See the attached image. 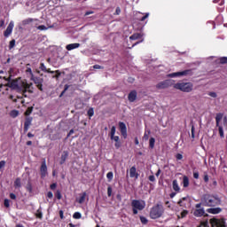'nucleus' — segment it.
<instances>
[{
	"label": "nucleus",
	"mask_w": 227,
	"mask_h": 227,
	"mask_svg": "<svg viewBox=\"0 0 227 227\" xmlns=\"http://www.w3.org/2000/svg\"><path fill=\"white\" fill-rule=\"evenodd\" d=\"M67 159H68V152L64 151L61 154L60 164H65Z\"/></svg>",
	"instance_id": "obj_21"
},
{
	"label": "nucleus",
	"mask_w": 227,
	"mask_h": 227,
	"mask_svg": "<svg viewBox=\"0 0 227 227\" xmlns=\"http://www.w3.org/2000/svg\"><path fill=\"white\" fill-rule=\"evenodd\" d=\"M175 90H179L184 93H191L192 91L193 85L191 82H177L174 84Z\"/></svg>",
	"instance_id": "obj_2"
},
{
	"label": "nucleus",
	"mask_w": 227,
	"mask_h": 227,
	"mask_svg": "<svg viewBox=\"0 0 227 227\" xmlns=\"http://www.w3.org/2000/svg\"><path fill=\"white\" fill-rule=\"evenodd\" d=\"M4 79L8 82L5 84V88H11L12 90H15L17 93H22V83L19 85V82L17 80H12V82H10V77L8 79H6V77H4Z\"/></svg>",
	"instance_id": "obj_4"
},
{
	"label": "nucleus",
	"mask_w": 227,
	"mask_h": 227,
	"mask_svg": "<svg viewBox=\"0 0 227 227\" xmlns=\"http://www.w3.org/2000/svg\"><path fill=\"white\" fill-rule=\"evenodd\" d=\"M201 205L204 207H219L221 199L217 195L206 194L201 198Z\"/></svg>",
	"instance_id": "obj_1"
},
{
	"label": "nucleus",
	"mask_w": 227,
	"mask_h": 227,
	"mask_svg": "<svg viewBox=\"0 0 227 227\" xmlns=\"http://www.w3.org/2000/svg\"><path fill=\"white\" fill-rule=\"evenodd\" d=\"M93 68H95V70H100V68H102V67L100 65H94Z\"/></svg>",
	"instance_id": "obj_58"
},
{
	"label": "nucleus",
	"mask_w": 227,
	"mask_h": 227,
	"mask_svg": "<svg viewBox=\"0 0 227 227\" xmlns=\"http://www.w3.org/2000/svg\"><path fill=\"white\" fill-rule=\"evenodd\" d=\"M209 223L212 227H226L224 223V220L223 219L219 220L217 218H213V219H210Z\"/></svg>",
	"instance_id": "obj_9"
},
{
	"label": "nucleus",
	"mask_w": 227,
	"mask_h": 227,
	"mask_svg": "<svg viewBox=\"0 0 227 227\" xmlns=\"http://www.w3.org/2000/svg\"><path fill=\"white\" fill-rule=\"evenodd\" d=\"M220 63H221L222 65H226V63H227V57H222V58H220Z\"/></svg>",
	"instance_id": "obj_41"
},
{
	"label": "nucleus",
	"mask_w": 227,
	"mask_h": 227,
	"mask_svg": "<svg viewBox=\"0 0 227 227\" xmlns=\"http://www.w3.org/2000/svg\"><path fill=\"white\" fill-rule=\"evenodd\" d=\"M93 114H95V112L93 111V108H90L88 110V116H90V118H91V116H93Z\"/></svg>",
	"instance_id": "obj_43"
},
{
	"label": "nucleus",
	"mask_w": 227,
	"mask_h": 227,
	"mask_svg": "<svg viewBox=\"0 0 227 227\" xmlns=\"http://www.w3.org/2000/svg\"><path fill=\"white\" fill-rule=\"evenodd\" d=\"M156 88L158 90H165V88H169V80H166V81L159 82L156 85Z\"/></svg>",
	"instance_id": "obj_15"
},
{
	"label": "nucleus",
	"mask_w": 227,
	"mask_h": 227,
	"mask_svg": "<svg viewBox=\"0 0 227 227\" xmlns=\"http://www.w3.org/2000/svg\"><path fill=\"white\" fill-rule=\"evenodd\" d=\"M193 178H196L198 180V178H200V173L194 172L193 173Z\"/></svg>",
	"instance_id": "obj_56"
},
{
	"label": "nucleus",
	"mask_w": 227,
	"mask_h": 227,
	"mask_svg": "<svg viewBox=\"0 0 227 227\" xmlns=\"http://www.w3.org/2000/svg\"><path fill=\"white\" fill-rule=\"evenodd\" d=\"M4 166H6V161L1 160L0 161V169H3V168H4Z\"/></svg>",
	"instance_id": "obj_49"
},
{
	"label": "nucleus",
	"mask_w": 227,
	"mask_h": 227,
	"mask_svg": "<svg viewBox=\"0 0 227 227\" xmlns=\"http://www.w3.org/2000/svg\"><path fill=\"white\" fill-rule=\"evenodd\" d=\"M114 134H116V127H115V126H113V127L111 128V131H110L109 137H113V136H114Z\"/></svg>",
	"instance_id": "obj_33"
},
{
	"label": "nucleus",
	"mask_w": 227,
	"mask_h": 227,
	"mask_svg": "<svg viewBox=\"0 0 227 227\" xmlns=\"http://www.w3.org/2000/svg\"><path fill=\"white\" fill-rule=\"evenodd\" d=\"M11 116H12V118H17V116H19V111H17V110H12V111L11 112Z\"/></svg>",
	"instance_id": "obj_34"
},
{
	"label": "nucleus",
	"mask_w": 227,
	"mask_h": 227,
	"mask_svg": "<svg viewBox=\"0 0 227 227\" xmlns=\"http://www.w3.org/2000/svg\"><path fill=\"white\" fill-rule=\"evenodd\" d=\"M208 180H209L208 175L206 174V175L204 176V182L207 183V182H208Z\"/></svg>",
	"instance_id": "obj_61"
},
{
	"label": "nucleus",
	"mask_w": 227,
	"mask_h": 227,
	"mask_svg": "<svg viewBox=\"0 0 227 227\" xmlns=\"http://www.w3.org/2000/svg\"><path fill=\"white\" fill-rule=\"evenodd\" d=\"M150 16V13H146L144 17L141 18V21H145L146 20V19H148V17Z\"/></svg>",
	"instance_id": "obj_52"
},
{
	"label": "nucleus",
	"mask_w": 227,
	"mask_h": 227,
	"mask_svg": "<svg viewBox=\"0 0 227 227\" xmlns=\"http://www.w3.org/2000/svg\"><path fill=\"white\" fill-rule=\"evenodd\" d=\"M129 176L130 178H139V174L137 173V170L136 167H131L129 169Z\"/></svg>",
	"instance_id": "obj_16"
},
{
	"label": "nucleus",
	"mask_w": 227,
	"mask_h": 227,
	"mask_svg": "<svg viewBox=\"0 0 227 227\" xmlns=\"http://www.w3.org/2000/svg\"><path fill=\"white\" fill-rule=\"evenodd\" d=\"M149 180L150 182H155V176H150Z\"/></svg>",
	"instance_id": "obj_60"
},
{
	"label": "nucleus",
	"mask_w": 227,
	"mask_h": 227,
	"mask_svg": "<svg viewBox=\"0 0 227 227\" xmlns=\"http://www.w3.org/2000/svg\"><path fill=\"white\" fill-rule=\"evenodd\" d=\"M84 201H86V192L82 193L78 199V203H80V205H82Z\"/></svg>",
	"instance_id": "obj_24"
},
{
	"label": "nucleus",
	"mask_w": 227,
	"mask_h": 227,
	"mask_svg": "<svg viewBox=\"0 0 227 227\" xmlns=\"http://www.w3.org/2000/svg\"><path fill=\"white\" fill-rule=\"evenodd\" d=\"M32 81L35 82V84L37 86L38 90H40V91H43V78H40V77H34L32 79Z\"/></svg>",
	"instance_id": "obj_10"
},
{
	"label": "nucleus",
	"mask_w": 227,
	"mask_h": 227,
	"mask_svg": "<svg viewBox=\"0 0 227 227\" xmlns=\"http://www.w3.org/2000/svg\"><path fill=\"white\" fill-rule=\"evenodd\" d=\"M207 212L208 214H221L223 212V209L221 207H210L207 209Z\"/></svg>",
	"instance_id": "obj_19"
},
{
	"label": "nucleus",
	"mask_w": 227,
	"mask_h": 227,
	"mask_svg": "<svg viewBox=\"0 0 227 227\" xmlns=\"http://www.w3.org/2000/svg\"><path fill=\"white\" fill-rule=\"evenodd\" d=\"M172 187L176 192H180V186L178 185V181H176V179L173 181Z\"/></svg>",
	"instance_id": "obj_23"
},
{
	"label": "nucleus",
	"mask_w": 227,
	"mask_h": 227,
	"mask_svg": "<svg viewBox=\"0 0 227 227\" xmlns=\"http://www.w3.org/2000/svg\"><path fill=\"white\" fill-rule=\"evenodd\" d=\"M36 217H38L39 219H42V217H43V214L40 211V209L37 210Z\"/></svg>",
	"instance_id": "obj_50"
},
{
	"label": "nucleus",
	"mask_w": 227,
	"mask_h": 227,
	"mask_svg": "<svg viewBox=\"0 0 227 227\" xmlns=\"http://www.w3.org/2000/svg\"><path fill=\"white\" fill-rule=\"evenodd\" d=\"M40 172L41 178H45V176H47V163L45 162V160H43V161L42 162Z\"/></svg>",
	"instance_id": "obj_12"
},
{
	"label": "nucleus",
	"mask_w": 227,
	"mask_h": 227,
	"mask_svg": "<svg viewBox=\"0 0 227 227\" xmlns=\"http://www.w3.org/2000/svg\"><path fill=\"white\" fill-rule=\"evenodd\" d=\"M140 221L142 224H146V223H148V219H146L145 216H141Z\"/></svg>",
	"instance_id": "obj_42"
},
{
	"label": "nucleus",
	"mask_w": 227,
	"mask_h": 227,
	"mask_svg": "<svg viewBox=\"0 0 227 227\" xmlns=\"http://www.w3.org/2000/svg\"><path fill=\"white\" fill-rule=\"evenodd\" d=\"M33 93V83H27L26 82H22V97L27 98L26 93Z\"/></svg>",
	"instance_id": "obj_7"
},
{
	"label": "nucleus",
	"mask_w": 227,
	"mask_h": 227,
	"mask_svg": "<svg viewBox=\"0 0 227 227\" xmlns=\"http://www.w3.org/2000/svg\"><path fill=\"white\" fill-rule=\"evenodd\" d=\"M176 157L177 160H182L184 159V156L181 153H177Z\"/></svg>",
	"instance_id": "obj_51"
},
{
	"label": "nucleus",
	"mask_w": 227,
	"mask_h": 227,
	"mask_svg": "<svg viewBox=\"0 0 227 227\" xmlns=\"http://www.w3.org/2000/svg\"><path fill=\"white\" fill-rule=\"evenodd\" d=\"M31 22H33V19L28 18V19H27V20H24L22 21V24H23V26H27V24H31Z\"/></svg>",
	"instance_id": "obj_32"
},
{
	"label": "nucleus",
	"mask_w": 227,
	"mask_h": 227,
	"mask_svg": "<svg viewBox=\"0 0 227 227\" xmlns=\"http://www.w3.org/2000/svg\"><path fill=\"white\" fill-rule=\"evenodd\" d=\"M131 207L134 215H137V210H143L145 207H146V203L145 202V200H133L131 201Z\"/></svg>",
	"instance_id": "obj_3"
},
{
	"label": "nucleus",
	"mask_w": 227,
	"mask_h": 227,
	"mask_svg": "<svg viewBox=\"0 0 227 227\" xmlns=\"http://www.w3.org/2000/svg\"><path fill=\"white\" fill-rule=\"evenodd\" d=\"M149 146L152 149L155 148V138H153V137L150 138V140H149Z\"/></svg>",
	"instance_id": "obj_29"
},
{
	"label": "nucleus",
	"mask_w": 227,
	"mask_h": 227,
	"mask_svg": "<svg viewBox=\"0 0 227 227\" xmlns=\"http://www.w3.org/2000/svg\"><path fill=\"white\" fill-rule=\"evenodd\" d=\"M137 98V91L132 90L129 92L128 96V100L130 102H136V99Z\"/></svg>",
	"instance_id": "obj_17"
},
{
	"label": "nucleus",
	"mask_w": 227,
	"mask_h": 227,
	"mask_svg": "<svg viewBox=\"0 0 227 227\" xmlns=\"http://www.w3.org/2000/svg\"><path fill=\"white\" fill-rule=\"evenodd\" d=\"M195 208L196 209L193 212V215H195V217H201L205 215V208L201 207V203L196 204Z\"/></svg>",
	"instance_id": "obj_8"
},
{
	"label": "nucleus",
	"mask_w": 227,
	"mask_h": 227,
	"mask_svg": "<svg viewBox=\"0 0 227 227\" xmlns=\"http://www.w3.org/2000/svg\"><path fill=\"white\" fill-rule=\"evenodd\" d=\"M200 227H208V222H205Z\"/></svg>",
	"instance_id": "obj_63"
},
{
	"label": "nucleus",
	"mask_w": 227,
	"mask_h": 227,
	"mask_svg": "<svg viewBox=\"0 0 227 227\" xmlns=\"http://www.w3.org/2000/svg\"><path fill=\"white\" fill-rule=\"evenodd\" d=\"M187 200H189V198H187V197H184V198H182L177 203H178V206L179 207H184V201H187Z\"/></svg>",
	"instance_id": "obj_31"
},
{
	"label": "nucleus",
	"mask_w": 227,
	"mask_h": 227,
	"mask_svg": "<svg viewBox=\"0 0 227 227\" xmlns=\"http://www.w3.org/2000/svg\"><path fill=\"white\" fill-rule=\"evenodd\" d=\"M33 113V106L28 107L27 111L25 112L26 116H29Z\"/></svg>",
	"instance_id": "obj_38"
},
{
	"label": "nucleus",
	"mask_w": 227,
	"mask_h": 227,
	"mask_svg": "<svg viewBox=\"0 0 227 227\" xmlns=\"http://www.w3.org/2000/svg\"><path fill=\"white\" fill-rule=\"evenodd\" d=\"M183 186L189 187V177H187V176L183 177Z\"/></svg>",
	"instance_id": "obj_27"
},
{
	"label": "nucleus",
	"mask_w": 227,
	"mask_h": 227,
	"mask_svg": "<svg viewBox=\"0 0 227 227\" xmlns=\"http://www.w3.org/2000/svg\"><path fill=\"white\" fill-rule=\"evenodd\" d=\"M14 187L16 189H20V187H22V183L20 182V178H16V180L14 181Z\"/></svg>",
	"instance_id": "obj_25"
},
{
	"label": "nucleus",
	"mask_w": 227,
	"mask_h": 227,
	"mask_svg": "<svg viewBox=\"0 0 227 227\" xmlns=\"http://www.w3.org/2000/svg\"><path fill=\"white\" fill-rule=\"evenodd\" d=\"M115 13L116 15H120V13H121V10L120 9V7L116 8Z\"/></svg>",
	"instance_id": "obj_59"
},
{
	"label": "nucleus",
	"mask_w": 227,
	"mask_h": 227,
	"mask_svg": "<svg viewBox=\"0 0 227 227\" xmlns=\"http://www.w3.org/2000/svg\"><path fill=\"white\" fill-rule=\"evenodd\" d=\"M192 137L194 138V126H192Z\"/></svg>",
	"instance_id": "obj_64"
},
{
	"label": "nucleus",
	"mask_w": 227,
	"mask_h": 227,
	"mask_svg": "<svg viewBox=\"0 0 227 227\" xmlns=\"http://www.w3.org/2000/svg\"><path fill=\"white\" fill-rule=\"evenodd\" d=\"M164 210L162 209V205H156L152 207L150 212V216L152 219H159L163 214Z\"/></svg>",
	"instance_id": "obj_5"
},
{
	"label": "nucleus",
	"mask_w": 227,
	"mask_h": 227,
	"mask_svg": "<svg viewBox=\"0 0 227 227\" xmlns=\"http://www.w3.org/2000/svg\"><path fill=\"white\" fill-rule=\"evenodd\" d=\"M81 47V43H70L66 46L67 51H74V49H79Z\"/></svg>",
	"instance_id": "obj_20"
},
{
	"label": "nucleus",
	"mask_w": 227,
	"mask_h": 227,
	"mask_svg": "<svg viewBox=\"0 0 227 227\" xmlns=\"http://www.w3.org/2000/svg\"><path fill=\"white\" fill-rule=\"evenodd\" d=\"M208 96L212 98H217V93L215 92H208Z\"/></svg>",
	"instance_id": "obj_46"
},
{
	"label": "nucleus",
	"mask_w": 227,
	"mask_h": 227,
	"mask_svg": "<svg viewBox=\"0 0 227 227\" xmlns=\"http://www.w3.org/2000/svg\"><path fill=\"white\" fill-rule=\"evenodd\" d=\"M10 198L11 200H17V195H15L14 193H10Z\"/></svg>",
	"instance_id": "obj_55"
},
{
	"label": "nucleus",
	"mask_w": 227,
	"mask_h": 227,
	"mask_svg": "<svg viewBox=\"0 0 227 227\" xmlns=\"http://www.w3.org/2000/svg\"><path fill=\"white\" fill-rule=\"evenodd\" d=\"M141 36H143V35L137 33V34H133L131 36H129V40H139V38H141Z\"/></svg>",
	"instance_id": "obj_26"
},
{
	"label": "nucleus",
	"mask_w": 227,
	"mask_h": 227,
	"mask_svg": "<svg viewBox=\"0 0 227 227\" xmlns=\"http://www.w3.org/2000/svg\"><path fill=\"white\" fill-rule=\"evenodd\" d=\"M59 217H60V219H64V215H63V210H60L59 211Z\"/></svg>",
	"instance_id": "obj_62"
},
{
	"label": "nucleus",
	"mask_w": 227,
	"mask_h": 227,
	"mask_svg": "<svg viewBox=\"0 0 227 227\" xmlns=\"http://www.w3.org/2000/svg\"><path fill=\"white\" fill-rule=\"evenodd\" d=\"M37 29H39V31H47L48 27H45V25H41L37 27Z\"/></svg>",
	"instance_id": "obj_39"
},
{
	"label": "nucleus",
	"mask_w": 227,
	"mask_h": 227,
	"mask_svg": "<svg viewBox=\"0 0 227 227\" xmlns=\"http://www.w3.org/2000/svg\"><path fill=\"white\" fill-rule=\"evenodd\" d=\"M134 81H135L134 77L128 78V82H129L130 84H132L134 82Z\"/></svg>",
	"instance_id": "obj_54"
},
{
	"label": "nucleus",
	"mask_w": 227,
	"mask_h": 227,
	"mask_svg": "<svg viewBox=\"0 0 227 227\" xmlns=\"http://www.w3.org/2000/svg\"><path fill=\"white\" fill-rule=\"evenodd\" d=\"M187 214H189V211L183 210L182 213L180 214L181 216H178V217H181V219H184V217L187 216Z\"/></svg>",
	"instance_id": "obj_36"
},
{
	"label": "nucleus",
	"mask_w": 227,
	"mask_h": 227,
	"mask_svg": "<svg viewBox=\"0 0 227 227\" xmlns=\"http://www.w3.org/2000/svg\"><path fill=\"white\" fill-rule=\"evenodd\" d=\"M119 128L122 137H124V139H127V125H125L124 122H119Z\"/></svg>",
	"instance_id": "obj_14"
},
{
	"label": "nucleus",
	"mask_w": 227,
	"mask_h": 227,
	"mask_svg": "<svg viewBox=\"0 0 227 227\" xmlns=\"http://www.w3.org/2000/svg\"><path fill=\"white\" fill-rule=\"evenodd\" d=\"M15 47V39L12 40L9 44V49H13Z\"/></svg>",
	"instance_id": "obj_45"
},
{
	"label": "nucleus",
	"mask_w": 227,
	"mask_h": 227,
	"mask_svg": "<svg viewBox=\"0 0 227 227\" xmlns=\"http://www.w3.org/2000/svg\"><path fill=\"white\" fill-rule=\"evenodd\" d=\"M73 217L74 219H81L82 217V215H81L80 212H75L74 215H73Z\"/></svg>",
	"instance_id": "obj_35"
},
{
	"label": "nucleus",
	"mask_w": 227,
	"mask_h": 227,
	"mask_svg": "<svg viewBox=\"0 0 227 227\" xmlns=\"http://www.w3.org/2000/svg\"><path fill=\"white\" fill-rule=\"evenodd\" d=\"M111 194H113V189L111 187L107 188V195L111 196Z\"/></svg>",
	"instance_id": "obj_53"
},
{
	"label": "nucleus",
	"mask_w": 227,
	"mask_h": 227,
	"mask_svg": "<svg viewBox=\"0 0 227 227\" xmlns=\"http://www.w3.org/2000/svg\"><path fill=\"white\" fill-rule=\"evenodd\" d=\"M4 205L6 208H9L10 207V200L8 199H5L4 200Z\"/></svg>",
	"instance_id": "obj_44"
},
{
	"label": "nucleus",
	"mask_w": 227,
	"mask_h": 227,
	"mask_svg": "<svg viewBox=\"0 0 227 227\" xmlns=\"http://www.w3.org/2000/svg\"><path fill=\"white\" fill-rule=\"evenodd\" d=\"M150 134H151L150 129L145 130L144 137H143L144 141H148V139H150Z\"/></svg>",
	"instance_id": "obj_28"
},
{
	"label": "nucleus",
	"mask_w": 227,
	"mask_h": 227,
	"mask_svg": "<svg viewBox=\"0 0 227 227\" xmlns=\"http://www.w3.org/2000/svg\"><path fill=\"white\" fill-rule=\"evenodd\" d=\"M53 194H52V192H48L47 193V197L50 198V200H51V198H53Z\"/></svg>",
	"instance_id": "obj_57"
},
{
	"label": "nucleus",
	"mask_w": 227,
	"mask_h": 227,
	"mask_svg": "<svg viewBox=\"0 0 227 227\" xmlns=\"http://www.w3.org/2000/svg\"><path fill=\"white\" fill-rule=\"evenodd\" d=\"M56 198H57V200H61V198H62V196H61V192L58 191V192H56Z\"/></svg>",
	"instance_id": "obj_48"
},
{
	"label": "nucleus",
	"mask_w": 227,
	"mask_h": 227,
	"mask_svg": "<svg viewBox=\"0 0 227 227\" xmlns=\"http://www.w3.org/2000/svg\"><path fill=\"white\" fill-rule=\"evenodd\" d=\"M54 74H57L53 75L52 78L53 79H59V76L61 75V73L59 72V70L54 71Z\"/></svg>",
	"instance_id": "obj_40"
},
{
	"label": "nucleus",
	"mask_w": 227,
	"mask_h": 227,
	"mask_svg": "<svg viewBox=\"0 0 227 227\" xmlns=\"http://www.w3.org/2000/svg\"><path fill=\"white\" fill-rule=\"evenodd\" d=\"M114 176V174L113 172H108L106 174V178H107L108 182H113Z\"/></svg>",
	"instance_id": "obj_30"
},
{
	"label": "nucleus",
	"mask_w": 227,
	"mask_h": 227,
	"mask_svg": "<svg viewBox=\"0 0 227 227\" xmlns=\"http://www.w3.org/2000/svg\"><path fill=\"white\" fill-rule=\"evenodd\" d=\"M189 74H191V70H184L181 72L169 74L168 77H184L185 75H189Z\"/></svg>",
	"instance_id": "obj_11"
},
{
	"label": "nucleus",
	"mask_w": 227,
	"mask_h": 227,
	"mask_svg": "<svg viewBox=\"0 0 227 227\" xmlns=\"http://www.w3.org/2000/svg\"><path fill=\"white\" fill-rule=\"evenodd\" d=\"M15 24L13 23V21H11L6 28V30L4 33V35L8 38V36H10V35H12V31H13V27H14Z\"/></svg>",
	"instance_id": "obj_13"
},
{
	"label": "nucleus",
	"mask_w": 227,
	"mask_h": 227,
	"mask_svg": "<svg viewBox=\"0 0 227 227\" xmlns=\"http://www.w3.org/2000/svg\"><path fill=\"white\" fill-rule=\"evenodd\" d=\"M40 70H42V72H46L47 74H54V71H51V69H47V67H45V64L41 63L40 67H39Z\"/></svg>",
	"instance_id": "obj_22"
},
{
	"label": "nucleus",
	"mask_w": 227,
	"mask_h": 227,
	"mask_svg": "<svg viewBox=\"0 0 227 227\" xmlns=\"http://www.w3.org/2000/svg\"><path fill=\"white\" fill-rule=\"evenodd\" d=\"M27 191H28V192H33V187L30 183L27 184Z\"/></svg>",
	"instance_id": "obj_47"
},
{
	"label": "nucleus",
	"mask_w": 227,
	"mask_h": 227,
	"mask_svg": "<svg viewBox=\"0 0 227 227\" xmlns=\"http://www.w3.org/2000/svg\"><path fill=\"white\" fill-rule=\"evenodd\" d=\"M110 139L112 141H115L114 146L117 150L121 146V142H120V137L114 135L113 137H110Z\"/></svg>",
	"instance_id": "obj_18"
},
{
	"label": "nucleus",
	"mask_w": 227,
	"mask_h": 227,
	"mask_svg": "<svg viewBox=\"0 0 227 227\" xmlns=\"http://www.w3.org/2000/svg\"><path fill=\"white\" fill-rule=\"evenodd\" d=\"M31 121H32L31 118H27L26 120L25 123H24V126L25 127H30L31 126Z\"/></svg>",
	"instance_id": "obj_37"
},
{
	"label": "nucleus",
	"mask_w": 227,
	"mask_h": 227,
	"mask_svg": "<svg viewBox=\"0 0 227 227\" xmlns=\"http://www.w3.org/2000/svg\"><path fill=\"white\" fill-rule=\"evenodd\" d=\"M224 116L223 114L218 113L215 116V123L216 127L218 128L220 137H224V129H223V126L221 125V120Z\"/></svg>",
	"instance_id": "obj_6"
}]
</instances>
